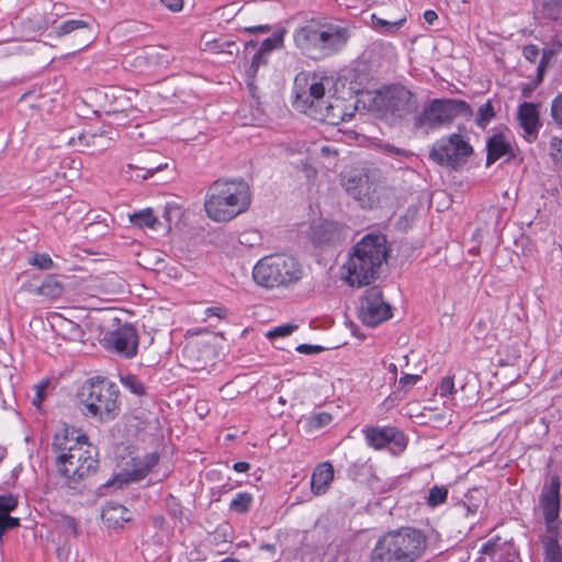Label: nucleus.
I'll return each instance as SVG.
<instances>
[{
  "mask_svg": "<svg viewBox=\"0 0 562 562\" xmlns=\"http://www.w3.org/2000/svg\"><path fill=\"white\" fill-rule=\"evenodd\" d=\"M331 83L328 78L317 80L300 72L294 79L292 105L295 110L307 114L314 120L337 125L351 113L346 112L341 98L326 95V87Z\"/></svg>",
  "mask_w": 562,
  "mask_h": 562,
  "instance_id": "1",
  "label": "nucleus"
},
{
  "mask_svg": "<svg viewBox=\"0 0 562 562\" xmlns=\"http://www.w3.org/2000/svg\"><path fill=\"white\" fill-rule=\"evenodd\" d=\"M386 257L385 237L368 234L353 246L348 260L342 265L341 279L350 286L368 285L379 276Z\"/></svg>",
  "mask_w": 562,
  "mask_h": 562,
  "instance_id": "2",
  "label": "nucleus"
},
{
  "mask_svg": "<svg viewBox=\"0 0 562 562\" xmlns=\"http://www.w3.org/2000/svg\"><path fill=\"white\" fill-rule=\"evenodd\" d=\"M251 203L249 184L243 178L217 179L207 188L206 215L214 222H228L246 212Z\"/></svg>",
  "mask_w": 562,
  "mask_h": 562,
  "instance_id": "3",
  "label": "nucleus"
},
{
  "mask_svg": "<svg viewBox=\"0 0 562 562\" xmlns=\"http://www.w3.org/2000/svg\"><path fill=\"white\" fill-rule=\"evenodd\" d=\"M427 547L425 535L415 528H401L385 532L375 542L371 562H416Z\"/></svg>",
  "mask_w": 562,
  "mask_h": 562,
  "instance_id": "4",
  "label": "nucleus"
},
{
  "mask_svg": "<svg viewBox=\"0 0 562 562\" xmlns=\"http://www.w3.org/2000/svg\"><path fill=\"white\" fill-rule=\"evenodd\" d=\"M340 186L362 209L379 207L389 195L382 172L375 167L362 165L345 170L340 175Z\"/></svg>",
  "mask_w": 562,
  "mask_h": 562,
  "instance_id": "5",
  "label": "nucleus"
},
{
  "mask_svg": "<svg viewBox=\"0 0 562 562\" xmlns=\"http://www.w3.org/2000/svg\"><path fill=\"white\" fill-rule=\"evenodd\" d=\"M349 38V29L333 22L312 23L294 33L296 46L314 59L336 54L346 46Z\"/></svg>",
  "mask_w": 562,
  "mask_h": 562,
  "instance_id": "6",
  "label": "nucleus"
},
{
  "mask_svg": "<svg viewBox=\"0 0 562 562\" xmlns=\"http://www.w3.org/2000/svg\"><path fill=\"white\" fill-rule=\"evenodd\" d=\"M117 386L109 380L94 376L78 391V403L85 416L101 423L113 420L120 412Z\"/></svg>",
  "mask_w": 562,
  "mask_h": 562,
  "instance_id": "7",
  "label": "nucleus"
},
{
  "mask_svg": "<svg viewBox=\"0 0 562 562\" xmlns=\"http://www.w3.org/2000/svg\"><path fill=\"white\" fill-rule=\"evenodd\" d=\"M560 488L561 480L559 475H551L546 481L541 494L540 506L546 521V533L541 537L544 552V562H562V547L560 535Z\"/></svg>",
  "mask_w": 562,
  "mask_h": 562,
  "instance_id": "8",
  "label": "nucleus"
},
{
  "mask_svg": "<svg viewBox=\"0 0 562 562\" xmlns=\"http://www.w3.org/2000/svg\"><path fill=\"white\" fill-rule=\"evenodd\" d=\"M303 277L301 263L292 256L272 255L261 258L254 267L255 282L266 289L288 288Z\"/></svg>",
  "mask_w": 562,
  "mask_h": 562,
  "instance_id": "9",
  "label": "nucleus"
},
{
  "mask_svg": "<svg viewBox=\"0 0 562 562\" xmlns=\"http://www.w3.org/2000/svg\"><path fill=\"white\" fill-rule=\"evenodd\" d=\"M457 115L472 117L473 111L469 103L456 99H437L426 106L417 119L415 126L438 127L451 122Z\"/></svg>",
  "mask_w": 562,
  "mask_h": 562,
  "instance_id": "10",
  "label": "nucleus"
},
{
  "mask_svg": "<svg viewBox=\"0 0 562 562\" xmlns=\"http://www.w3.org/2000/svg\"><path fill=\"white\" fill-rule=\"evenodd\" d=\"M374 102L383 115L391 116L393 121L404 120L417 110L414 94L403 86H392L380 91Z\"/></svg>",
  "mask_w": 562,
  "mask_h": 562,
  "instance_id": "11",
  "label": "nucleus"
},
{
  "mask_svg": "<svg viewBox=\"0 0 562 562\" xmlns=\"http://www.w3.org/2000/svg\"><path fill=\"white\" fill-rule=\"evenodd\" d=\"M71 456H74L72 459L66 458L65 461L56 464L58 472L69 482L76 483L97 470V450L92 445L86 446L85 449Z\"/></svg>",
  "mask_w": 562,
  "mask_h": 562,
  "instance_id": "12",
  "label": "nucleus"
},
{
  "mask_svg": "<svg viewBox=\"0 0 562 562\" xmlns=\"http://www.w3.org/2000/svg\"><path fill=\"white\" fill-rule=\"evenodd\" d=\"M91 446L87 435L72 426L64 425L60 427L53 439V450L56 453V464L65 461L66 458L72 459V453Z\"/></svg>",
  "mask_w": 562,
  "mask_h": 562,
  "instance_id": "13",
  "label": "nucleus"
},
{
  "mask_svg": "<svg viewBox=\"0 0 562 562\" xmlns=\"http://www.w3.org/2000/svg\"><path fill=\"white\" fill-rule=\"evenodd\" d=\"M391 316V306L384 302L381 291L378 288L367 290L359 307V317L362 323L373 327Z\"/></svg>",
  "mask_w": 562,
  "mask_h": 562,
  "instance_id": "14",
  "label": "nucleus"
},
{
  "mask_svg": "<svg viewBox=\"0 0 562 562\" xmlns=\"http://www.w3.org/2000/svg\"><path fill=\"white\" fill-rule=\"evenodd\" d=\"M104 347L122 356L132 358L137 353L138 336L132 325H123L113 331H109L104 336Z\"/></svg>",
  "mask_w": 562,
  "mask_h": 562,
  "instance_id": "15",
  "label": "nucleus"
},
{
  "mask_svg": "<svg viewBox=\"0 0 562 562\" xmlns=\"http://www.w3.org/2000/svg\"><path fill=\"white\" fill-rule=\"evenodd\" d=\"M94 99L105 114H119L134 109L130 93L117 87H108L94 91Z\"/></svg>",
  "mask_w": 562,
  "mask_h": 562,
  "instance_id": "16",
  "label": "nucleus"
},
{
  "mask_svg": "<svg viewBox=\"0 0 562 562\" xmlns=\"http://www.w3.org/2000/svg\"><path fill=\"white\" fill-rule=\"evenodd\" d=\"M363 434L368 446L374 449H382L393 442L400 450H404L407 445L404 434L392 426L366 427Z\"/></svg>",
  "mask_w": 562,
  "mask_h": 562,
  "instance_id": "17",
  "label": "nucleus"
},
{
  "mask_svg": "<svg viewBox=\"0 0 562 562\" xmlns=\"http://www.w3.org/2000/svg\"><path fill=\"white\" fill-rule=\"evenodd\" d=\"M471 154L470 143H439L432 148L430 157L440 165L456 167Z\"/></svg>",
  "mask_w": 562,
  "mask_h": 562,
  "instance_id": "18",
  "label": "nucleus"
},
{
  "mask_svg": "<svg viewBox=\"0 0 562 562\" xmlns=\"http://www.w3.org/2000/svg\"><path fill=\"white\" fill-rule=\"evenodd\" d=\"M310 238L318 246L336 244L345 238V228L336 222L318 221L312 224Z\"/></svg>",
  "mask_w": 562,
  "mask_h": 562,
  "instance_id": "19",
  "label": "nucleus"
},
{
  "mask_svg": "<svg viewBox=\"0 0 562 562\" xmlns=\"http://www.w3.org/2000/svg\"><path fill=\"white\" fill-rule=\"evenodd\" d=\"M158 460L159 458L156 453L146 454L143 459H133L132 469L126 470L124 474H119L108 485L121 487L123 483L139 481L158 463Z\"/></svg>",
  "mask_w": 562,
  "mask_h": 562,
  "instance_id": "20",
  "label": "nucleus"
},
{
  "mask_svg": "<svg viewBox=\"0 0 562 562\" xmlns=\"http://www.w3.org/2000/svg\"><path fill=\"white\" fill-rule=\"evenodd\" d=\"M334 480V468L329 462H323L315 467L311 477V492L315 496L327 493Z\"/></svg>",
  "mask_w": 562,
  "mask_h": 562,
  "instance_id": "21",
  "label": "nucleus"
},
{
  "mask_svg": "<svg viewBox=\"0 0 562 562\" xmlns=\"http://www.w3.org/2000/svg\"><path fill=\"white\" fill-rule=\"evenodd\" d=\"M102 520L108 528H122L132 519L130 509L117 503H108L101 513Z\"/></svg>",
  "mask_w": 562,
  "mask_h": 562,
  "instance_id": "22",
  "label": "nucleus"
},
{
  "mask_svg": "<svg viewBox=\"0 0 562 562\" xmlns=\"http://www.w3.org/2000/svg\"><path fill=\"white\" fill-rule=\"evenodd\" d=\"M518 119L524 131L532 136L539 127V113L533 103L525 102L519 106Z\"/></svg>",
  "mask_w": 562,
  "mask_h": 562,
  "instance_id": "23",
  "label": "nucleus"
},
{
  "mask_svg": "<svg viewBox=\"0 0 562 562\" xmlns=\"http://www.w3.org/2000/svg\"><path fill=\"white\" fill-rule=\"evenodd\" d=\"M55 22V20L49 21L43 12L35 10L21 22L22 34L26 37H33L38 32L45 31L49 23Z\"/></svg>",
  "mask_w": 562,
  "mask_h": 562,
  "instance_id": "24",
  "label": "nucleus"
},
{
  "mask_svg": "<svg viewBox=\"0 0 562 562\" xmlns=\"http://www.w3.org/2000/svg\"><path fill=\"white\" fill-rule=\"evenodd\" d=\"M333 420V417L329 413L326 412H314L308 416H304L301 418L300 424L305 432L313 434L323 427L329 425Z\"/></svg>",
  "mask_w": 562,
  "mask_h": 562,
  "instance_id": "25",
  "label": "nucleus"
},
{
  "mask_svg": "<svg viewBox=\"0 0 562 562\" xmlns=\"http://www.w3.org/2000/svg\"><path fill=\"white\" fill-rule=\"evenodd\" d=\"M130 222L139 228H150L153 231H158L161 226V222L154 214L151 209H144L142 211L130 214Z\"/></svg>",
  "mask_w": 562,
  "mask_h": 562,
  "instance_id": "26",
  "label": "nucleus"
},
{
  "mask_svg": "<svg viewBox=\"0 0 562 562\" xmlns=\"http://www.w3.org/2000/svg\"><path fill=\"white\" fill-rule=\"evenodd\" d=\"M85 29L86 30V36H85V46L89 45V43L92 42L94 35L93 32L90 30V25L88 22L83 20H68L63 22L58 27H56V35L57 36H65L67 34L72 33L76 30Z\"/></svg>",
  "mask_w": 562,
  "mask_h": 562,
  "instance_id": "27",
  "label": "nucleus"
},
{
  "mask_svg": "<svg viewBox=\"0 0 562 562\" xmlns=\"http://www.w3.org/2000/svg\"><path fill=\"white\" fill-rule=\"evenodd\" d=\"M64 292L63 284L54 277H47L36 289V293L47 299L55 300Z\"/></svg>",
  "mask_w": 562,
  "mask_h": 562,
  "instance_id": "28",
  "label": "nucleus"
},
{
  "mask_svg": "<svg viewBox=\"0 0 562 562\" xmlns=\"http://www.w3.org/2000/svg\"><path fill=\"white\" fill-rule=\"evenodd\" d=\"M157 52L155 48H146L139 53L125 58V63L132 67L142 68L156 63Z\"/></svg>",
  "mask_w": 562,
  "mask_h": 562,
  "instance_id": "29",
  "label": "nucleus"
},
{
  "mask_svg": "<svg viewBox=\"0 0 562 562\" xmlns=\"http://www.w3.org/2000/svg\"><path fill=\"white\" fill-rule=\"evenodd\" d=\"M512 155V143H487V165L495 162L502 157H510Z\"/></svg>",
  "mask_w": 562,
  "mask_h": 562,
  "instance_id": "30",
  "label": "nucleus"
},
{
  "mask_svg": "<svg viewBox=\"0 0 562 562\" xmlns=\"http://www.w3.org/2000/svg\"><path fill=\"white\" fill-rule=\"evenodd\" d=\"M495 117V110H494V106L492 104V101L488 100L486 101L484 104H482L476 113H475V117H474V123L475 125L481 128V130H485V127L487 126V124Z\"/></svg>",
  "mask_w": 562,
  "mask_h": 562,
  "instance_id": "31",
  "label": "nucleus"
},
{
  "mask_svg": "<svg viewBox=\"0 0 562 562\" xmlns=\"http://www.w3.org/2000/svg\"><path fill=\"white\" fill-rule=\"evenodd\" d=\"M254 497L248 492L237 493L229 503V509L232 512L243 514L248 512L252 504Z\"/></svg>",
  "mask_w": 562,
  "mask_h": 562,
  "instance_id": "32",
  "label": "nucleus"
},
{
  "mask_svg": "<svg viewBox=\"0 0 562 562\" xmlns=\"http://www.w3.org/2000/svg\"><path fill=\"white\" fill-rule=\"evenodd\" d=\"M68 140H82L85 138H97V137H106L109 139H112V133L101 130L100 127H89L87 130H83L82 132L78 133L77 135L71 134L68 135Z\"/></svg>",
  "mask_w": 562,
  "mask_h": 562,
  "instance_id": "33",
  "label": "nucleus"
},
{
  "mask_svg": "<svg viewBox=\"0 0 562 562\" xmlns=\"http://www.w3.org/2000/svg\"><path fill=\"white\" fill-rule=\"evenodd\" d=\"M448 497V488L443 485L441 486H432L429 490L428 497H427V504L430 507H437L441 504H443L447 501Z\"/></svg>",
  "mask_w": 562,
  "mask_h": 562,
  "instance_id": "34",
  "label": "nucleus"
},
{
  "mask_svg": "<svg viewBox=\"0 0 562 562\" xmlns=\"http://www.w3.org/2000/svg\"><path fill=\"white\" fill-rule=\"evenodd\" d=\"M300 170L303 173L308 190L318 188V171L314 166L304 161L301 164Z\"/></svg>",
  "mask_w": 562,
  "mask_h": 562,
  "instance_id": "35",
  "label": "nucleus"
},
{
  "mask_svg": "<svg viewBox=\"0 0 562 562\" xmlns=\"http://www.w3.org/2000/svg\"><path fill=\"white\" fill-rule=\"evenodd\" d=\"M58 528L64 532L67 537H77L78 535V526L76 520L67 515H61L57 520Z\"/></svg>",
  "mask_w": 562,
  "mask_h": 562,
  "instance_id": "36",
  "label": "nucleus"
},
{
  "mask_svg": "<svg viewBox=\"0 0 562 562\" xmlns=\"http://www.w3.org/2000/svg\"><path fill=\"white\" fill-rule=\"evenodd\" d=\"M404 22H405V19H400L397 21L390 22L384 19L372 15V23H373L374 27H376L385 33H393V32L397 31L403 25Z\"/></svg>",
  "mask_w": 562,
  "mask_h": 562,
  "instance_id": "37",
  "label": "nucleus"
},
{
  "mask_svg": "<svg viewBox=\"0 0 562 562\" xmlns=\"http://www.w3.org/2000/svg\"><path fill=\"white\" fill-rule=\"evenodd\" d=\"M120 381L125 389L136 395H143L145 393L143 383L135 375H123L121 376Z\"/></svg>",
  "mask_w": 562,
  "mask_h": 562,
  "instance_id": "38",
  "label": "nucleus"
},
{
  "mask_svg": "<svg viewBox=\"0 0 562 562\" xmlns=\"http://www.w3.org/2000/svg\"><path fill=\"white\" fill-rule=\"evenodd\" d=\"M543 8L549 19L559 20L562 18V0H546Z\"/></svg>",
  "mask_w": 562,
  "mask_h": 562,
  "instance_id": "39",
  "label": "nucleus"
},
{
  "mask_svg": "<svg viewBox=\"0 0 562 562\" xmlns=\"http://www.w3.org/2000/svg\"><path fill=\"white\" fill-rule=\"evenodd\" d=\"M29 263L41 270L53 269L54 262L47 254H35L29 259Z\"/></svg>",
  "mask_w": 562,
  "mask_h": 562,
  "instance_id": "40",
  "label": "nucleus"
},
{
  "mask_svg": "<svg viewBox=\"0 0 562 562\" xmlns=\"http://www.w3.org/2000/svg\"><path fill=\"white\" fill-rule=\"evenodd\" d=\"M18 506V499L12 494L0 495V516L10 515Z\"/></svg>",
  "mask_w": 562,
  "mask_h": 562,
  "instance_id": "41",
  "label": "nucleus"
},
{
  "mask_svg": "<svg viewBox=\"0 0 562 562\" xmlns=\"http://www.w3.org/2000/svg\"><path fill=\"white\" fill-rule=\"evenodd\" d=\"M283 43V35L281 33H276L272 36L266 38L259 49H261L265 54L273 50L274 48L281 47Z\"/></svg>",
  "mask_w": 562,
  "mask_h": 562,
  "instance_id": "42",
  "label": "nucleus"
},
{
  "mask_svg": "<svg viewBox=\"0 0 562 562\" xmlns=\"http://www.w3.org/2000/svg\"><path fill=\"white\" fill-rule=\"evenodd\" d=\"M296 328L297 326L293 324L280 325L269 330L267 333V337L269 339H273L276 337H286L290 336Z\"/></svg>",
  "mask_w": 562,
  "mask_h": 562,
  "instance_id": "43",
  "label": "nucleus"
},
{
  "mask_svg": "<svg viewBox=\"0 0 562 562\" xmlns=\"http://www.w3.org/2000/svg\"><path fill=\"white\" fill-rule=\"evenodd\" d=\"M20 526V519L15 517H11L10 515H1L0 516V544L2 543V535L10 530Z\"/></svg>",
  "mask_w": 562,
  "mask_h": 562,
  "instance_id": "44",
  "label": "nucleus"
},
{
  "mask_svg": "<svg viewBox=\"0 0 562 562\" xmlns=\"http://www.w3.org/2000/svg\"><path fill=\"white\" fill-rule=\"evenodd\" d=\"M438 393L440 395V397H447V396H451L456 393V385H454V380H453V376H445L439 386H438Z\"/></svg>",
  "mask_w": 562,
  "mask_h": 562,
  "instance_id": "45",
  "label": "nucleus"
},
{
  "mask_svg": "<svg viewBox=\"0 0 562 562\" xmlns=\"http://www.w3.org/2000/svg\"><path fill=\"white\" fill-rule=\"evenodd\" d=\"M60 326H63L67 330L68 337L72 340L81 339L83 336L81 327L71 321L61 319Z\"/></svg>",
  "mask_w": 562,
  "mask_h": 562,
  "instance_id": "46",
  "label": "nucleus"
},
{
  "mask_svg": "<svg viewBox=\"0 0 562 562\" xmlns=\"http://www.w3.org/2000/svg\"><path fill=\"white\" fill-rule=\"evenodd\" d=\"M551 116L562 127V93L558 94L552 101Z\"/></svg>",
  "mask_w": 562,
  "mask_h": 562,
  "instance_id": "47",
  "label": "nucleus"
},
{
  "mask_svg": "<svg viewBox=\"0 0 562 562\" xmlns=\"http://www.w3.org/2000/svg\"><path fill=\"white\" fill-rule=\"evenodd\" d=\"M238 240H239V243L241 245H246L248 247H252V246H255L256 244L259 243L260 235H259V233L257 231H246V232H243L239 235Z\"/></svg>",
  "mask_w": 562,
  "mask_h": 562,
  "instance_id": "48",
  "label": "nucleus"
},
{
  "mask_svg": "<svg viewBox=\"0 0 562 562\" xmlns=\"http://www.w3.org/2000/svg\"><path fill=\"white\" fill-rule=\"evenodd\" d=\"M181 215V210L176 204H167L164 211V218L170 226L175 220H178Z\"/></svg>",
  "mask_w": 562,
  "mask_h": 562,
  "instance_id": "49",
  "label": "nucleus"
},
{
  "mask_svg": "<svg viewBox=\"0 0 562 562\" xmlns=\"http://www.w3.org/2000/svg\"><path fill=\"white\" fill-rule=\"evenodd\" d=\"M214 44L215 47L218 48V50L222 53L233 54L234 48L237 49L236 43L231 41L216 40Z\"/></svg>",
  "mask_w": 562,
  "mask_h": 562,
  "instance_id": "50",
  "label": "nucleus"
},
{
  "mask_svg": "<svg viewBox=\"0 0 562 562\" xmlns=\"http://www.w3.org/2000/svg\"><path fill=\"white\" fill-rule=\"evenodd\" d=\"M420 380V375L417 374H405L398 380V384L403 389H411Z\"/></svg>",
  "mask_w": 562,
  "mask_h": 562,
  "instance_id": "51",
  "label": "nucleus"
},
{
  "mask_svg": "<svg viewBox=\"0 0 562 562\" xmlns=\"http://www.w3.org/2000/svg\"><path fill=\"white\" fill-rule=\"evenodd\" d=\"M46 389V383L37 384L35 386V393L32 398V404L36 407H40L44 400V391Z\"/></svg>",
  "mask_w": 562,
  "mask_h": 562,
  "instance_id": "52",
  "label": "nucleus"
},
{
  "mask_svg": "<svg viewBox=\"0 0 562 562\" xmlns=\"http://www.w3.org/2000/svg\"><path fill=\"white\" fill-rule=\"evenodd\" d=\"M324 348L322 346H318V345H308V344H302V345H299L296 347V350L300 352V353H305V355H313V353H318L323 350Z\"/></svg>",
  "mask_w": 562,
  "mask_h": 562,
  "instance_id": "53",
  "label": "nucleus"
},
{
  "mask_svg": "<svg viewBox=\"0 0 562 562\" xmlns=\"http://www.w3.org/2000/svg\"><path fill=\"white\" fill-rule=\"evenodd\" d=\"M160 2L172 12H179L183 8V0H160Z\"/></svg>",
  "mask_w": 562,
  "mask_h": 562,
  "instance_id": "54",
  "label": "nucleus"
},
{
  "mask_svg": "<svg viewBox=\"0 0 562 562\" xmlns=\"http://www.w3.org/2000/svg\"><path fill=\"white\" fill-rule=\"evenodd\" d=\"M204 313L206 317L215 316L217 318H223L226 314V311L221 306H212L207 307Z\"/></svg>",
  "mask_w": 562,
  "mask_h": 562,
  "instance_id": "55",
  "label": "nucleus"
},
{
  "mask_svg": "<svg viewBox=\"0 0 562 562\" xmlns=\"http://www.w3.org/2000/svg\"><path fill=\"white\" fill-rule=\"evenodd\" d=\"M538 54L539 50L535 45H527L524 48V56L530 61H535L538 57Z\"/></svg>",
  "mask_w": 562,
  "mask_h": 562,
  "instance_id": "56",
  "label": "nucleus"
},
{
  "mask_svg": "<svg viewBox=\"0 0 562 562\" xmlns=\"http://www.w3.org/2000/svg\"><path fill=\"white\" fill-rule=\"evenodd\" d=\"M321 155L324 159L334 160L337 157L338 151L330 146H323L321 148Z\"/></svg>",
  "mask_w": 562,
  "mask_h": 562,
  "instance_id": "57",
  "label": "nucleus"
},
{
  "mask_svg": "<svg viewBox=\"0 0 562 562\" xmlns=\"http://www.w3.org/2000/svg\"><path fill=\"white\" fill-rule=\"evenodd\" d=\"M263 56L265 53L261 49H259L252 57L251 68L256 70L260 64L265 63Z\"/></svg>",
  "mask_w": 562,
  "mask_h": 562,
  "instance_id": "58",
  "label": "nucleus"
},
{
  "mask_svg": "<svg viewBox=\"0 0 562 562\" xmlns=\"http://www.w3.org/2000/svg\"><path fill=\"white\" fill-rule=\"evenodd\" d=\"M424 19L428 24H432L438 19V15L435 11L427 10L424 13Z\"/></svg>",
  "mask_w": 562,
  "mask_h": 562,
  "instance_id": "59",
  "label": "nucleus"
},
{
  "mask_svg": "<svg viewBox=\"0 0 562 562\" xmlns=\"http://www.w3.org/2000/svg\"><path fill=\"white\" fill-rule=\"evenodd\" d=\"M250 465L247 462H236L233 465V469L237 472H247L249 470Z\"/></svg>",
  "mask_w": 562,
  "mask_h": 562,
  "instance_id": "60",
  "label": "nucleus"
},
{
  "mask_svg": "<svg viewBox=\"0 0 562 562\" xmlns=\"http://www.w3.org/2000/svg\"><path fill=\"white\" fill-rule=\"evenodd\" d=\"M247 30L251 33H255V32L265 33L269 30V26L268 25H259V26L249 27Z\"/></svg>",
  "mask_w": 562,
  "mask_h": 562,
  "instance_id": "61",
  "label": "nucleus"
},
{
  "mask_svg": "<svg viewBox=\"0 0 562 562\" xmlns=\"http://www.w3.org/2000/svg\"><path fill=\"white\" fill-rule=\"evenodd\" d=\"M383 149H384L385 151H387L389 154H390V153H396V154H398V153H400V150H398V149H396L394 146H391V144H390V143H384V144H383Z\"/></svg>",
  "mask_w": 562,
  "mask_h": 562,
  "instance_id": "62",
  "label": "nucleus"
},
{
  "mask_svg": "<svg viewBox=\"0 0 562 562\" xmlns=\"http://www.w3.org/2000/svg\"><path fill=\"white\" fill-rule=\"evenodd\" d=\"M468 138L467 135H461V134H452L449 136L448 140L450 142H453V140H464L463 138Z\"/></svg>",
  "mask_w": 562,
  "mask_h": 562,
  "instance_id": "63",
  "label": "nucleus"
},
{
  "mask_svg": "<svg viewBox=\"0 0 562 562\" xmlns=\"http://www.w3.org/2000/svg\"><path fill=\"white\" fill-rule=\"evenodd\" d=\"M503 135L501 133H496L487 138L490 142L503 140Z\"/></svg>",
  "mask_w": 562,
  "mask_h": 562,
  "instance_id": "64",
  "label": "nucleus"
}]
</instances>
